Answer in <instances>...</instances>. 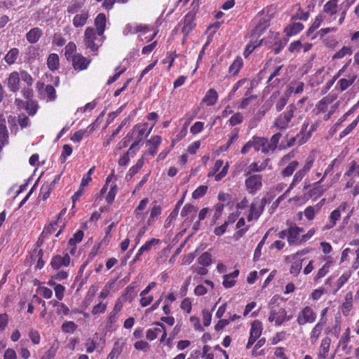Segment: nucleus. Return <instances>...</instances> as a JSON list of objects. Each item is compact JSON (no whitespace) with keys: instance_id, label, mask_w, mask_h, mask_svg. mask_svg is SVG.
Wrapping results in <instances>:
<instances>
[{"instance_id":"obj_1","label":"nucleus","mask_w":359,"mask_h":359,"mask_svg":"<svg viewBox=\"0 0 359 359\" xmlns=\"http://www.w3.org/2000/svg\"><path fill=\"white\" fill-rule=\"evenodd\" d=\"M296 110L297 107L294 104H289L286 109L274 119L271 128L279 131H285L292 128L295 124L294 114Z\"/></svg>"},{"instance_id":"obj_2","label":"nucleus","mask_w":359,"mask_h":359,"mask_svg":"<svg viewBox=\"0 0 359 359\" xmlns=\"http://www.w3.org/2000/svg\"><path fill=\"white\" fill-rule=\"evenodd\" d=\"M105 39V36H98L97 32L93 27H87L84 33V43L86 48L93 52L97 51L99 47Z\"/></svg>"},{"instance_id":"obj_3","label":"nucleus","mask_w":359,"mask_h":359,"mask_svg":"<svg viewBox=\"0 0 359 359\" xmlns=\"http://www.w3.org/2000/svg\"><path fill=\"white\" fill-rule=\"evenodd\" d=\"M148 123H139L135 125L130 133L134 139V142L130 145L129 151H137L139 149V145L142 142L143 138L146 137L147 128Z\"/></svg>"},{"instance_id":"obj_4","label":"nucleus","mask_w":359,"mask_h":359,"mask_svg":"<svg viewBox=\"0 0 359 359\" xmlns=\"http://www.w3.org/2000/svg\"><path fill=\"white\" fill-rule=\"evenodd\" d=\"M267 203L266 198L264 197L262 199L256 198L253 200L250 205V212L248 216V221L250 222L253 219H258L262 214L264 207Z\"/></svg>"},{"instance_id":"obj_5","label":"nucleus","mask_w":359,"mask_h":359,"mask_svg":"<svg viewBox=\"0 0 359 359\" xmlns=\"http://www.w3.org/2000/svg\"><path fill=\"white\" fill-rule=\"evenodd\" d=\"M317 315L310 306H306L299 312L297 317V323L299 326L307 323H313L316 321Z\"/></svg>"},{"instance_id":"obj_6","label":"nucleus","mask_w":359,"mask_h":359,"mask_svg":"<svg viewBox=\"0 0 359 359\" xmlns=\"http://www.w3.org/2000/svg\"><path fill=\"white\" fill-rule=\"evenodd\" d=\"M245 184L248 193L255 194L262 187V177L260 175H252L245 179Z\"/></svg>"},{"instance_id":"obj_7","label":"nucleus","mask_w":359,"mask_h":359,"mask_svg":"<svg viewBox=\"0 0 359 359\" xmlns=\"http://www.w3.org/2000/svg\"><path fill=\"white\" fill-rule=\"evenodd\" d=\"M304 231L303 228L296 225L291 226L288 228L287 242L290 245H297L302 243L300 235Z\"/></svg>"},{"instance_id":"obj_8","label":"nucleus","mask_w":359,"mask_h":359,"mask_svg":"<svg viewBox=\"0 0 359 359\" xmlns=\"http://www.w3.org/2000/svg\"><path fill=\"white\" fill-rule=\"evenodd\" d=\"M346 206H347V204L346 203H343L337 208H336L331 212V214L329 217L330 222H329V224H327L323 226V231L329 230V229L333 228L336 225L337 222L341 217V212L345 211Z\"/></svg>"},{"instance_id":"obj_9","label":"nucleus","mask_w":359,"mask_h":359,"mask_svg":"<svg viewBox=\"0 0 359 359\" xmlns=\"http://www.w3.org/2000/svg\"><path fill=\"white\" fill-rule=\"evenodd\" d=\"M70 261L71 258L67 253L64 255H57L52 257L50 264L53 269L58 270L68 266L70 264Z\"/></svg>"},{"instance_id":"obj_10","label":"nucleus","mask_w":359,"mask_h":359,"mask_svg":"<svg viewBox=\"0 0 359 359\" xmlns=\"http://www.w3.org/2000/svg\"><path fill=\"white\" fill-rule=\"evenodd\" d=\"M264 137L253 136L241 149V154H247L251 149H254L258 151L261 149L262 144H263Z\"/></svg>"},{"instance_id":"obj_11","label":"nucleus","mask_w":359,"mask_h":359,"mask_svg":"<svg viewBox=\"0 0 359 359\" xmlns=\"http://www.w3.org/2000/svg\"><path fill=\"white\" fill-rule=\"evenodd\" d=\"M338 12V0H329L323 6V13L330 16L329 22L336 19Z\"/></svg>"},{"instance_id":"obj_12","label":"nucleus","mask_w":359,"mask_h":359,"mask_svg":"<svg viewBox=\"0 0 359 359\" xmlns=\"http://www.w3.org/2000/svg\"><path fill=\"white\" fill-rule=\"evenodd\" d=\"M90 62V60L83 57L82 55L77 53L74 55L72 57V65L74 69L82 71L86 69Z\"/></svg>"},{"instance_id":"obj_13","label":"nucleus","mask_w":359,"mask_h":359,"mask_svg":"<svg viewBox=\"0 0 359 359\" xmlns=\"http://www.w3.org/2000/svg\"><path fill=\"white\" fill-rule=\"evenodd\" d=\"M15 102L18 103L19 107L21 106V104L23 105L29 116L35 115L39 109V104L37 102L34 100H28L26 102H23L22 100L16 99Z\"/></svg>"},{"instance_id":"obj_14","label":"nucleus","mask_w":359,"mask_h":359,"mask_svg":"<svg viewBox=\"0 0 359 359\" xmlns=\"http://www.w3.org/2000/svg\"><path fill=\"white\" fill-rule=\"evenodd\" d=\"M20 77L19 72H12L8 78L7 86L10 91L17 92L20 89Z\"/></svg>"},{"instance_id":"obj_15","label":"nucleus","mask_w":359,"mask_h":359,"mask_svg":"<svg viewBox=\"0 0 359 359\" xmlns=\"http://www.w3.org/2000/svg\"><path fill=\"white\" fill-rule=\"evenodd\" d=\"M284 308L273 309L270 311L269 321L274 322L276 326H280L283 323Z\"/></svg>"},{"instance_id":"obj_16","label":"nucleus","mask_w":359,"mask_h":359,"mask_svg":"<svg viewBox=\"0 0 359 359\" xmlns=\"http://www.w3.org/2000/svg\"><path fill=\"white\" fill-rule=\"evenodd\" d=\"M88 18V11L82 10L79 13H76L73 18V25L76 28L82 27L86 24Z\"/></svg>"},{"instance_id":"obj_17","label":"nucleus","mask_w":359,"mask_h":359,"mask_svg":"<svg viewBox=\"0 0 359 359\" xmlns=\"http://www.w3.org/2000/svg\"><path fill=\"white\" fill-rule=\"evenodd\" d=\"M326 323L325 320H319L315 326L313 327L311 333H310V341L312 344H314L317 342L318 338L320 337L323 329Z\"/></svg>"},{"instance_id":"obj_18","label":"nucleus","mask_w":359,"mask_h":359,"mask_svg":"<svg viewBox=\"0 0 359 359\" xmlns=\"http://www.w3.org/2000/svg\"><path fill=\"white\" fill-rule=\"evenodd\" d=\"M308 126L309 122L305 121L302 126L300 133L295 136V139L294 140H297V144L298 145L304 144L311 137V133H309L307 131Z\"/></svg>"},{"instance_id":"obj_19","label":"nucleus","mask_w":359,"mask_h":359,"mask_svg":"<svg viewBox=\"0 0 359 359\" xmlns=\"http://www.w3.org/2000/svg\"><path fill=\"white\" fill-rule=\"evenodd\" d=\"M106 15L104 13H99L95 19V31L98 36H102L106 29Z\"/></svg>"},{"instance_id":"obj_20","label":"nucleus","mask_w":359,"mask_h":359,"mask_svg":"<svg viewBox=\"0 0 359 359\" xmlns=\"http://www.w3.org/2000/svg\"><path fill=\"white\" fill-rule=\"evenodd\" d=\"M194 17L192 13H187L183 20L182 22V32L185 34L187 35L189 34L193 28L195 26V24L194 22Z\"/></svg>"},{"instance_id":"obj_21","label":"nucleus","mask_w":359,"mask_h":359,"mask_svg":"<svg viewBox=\"0 0 359 359\" xmlns=\"http://www.w3.org/2000/svg\"><path fill=\"white\" fill-rule=\"evenodd\" d=\"M239 270L236 269L232 273L226 274L223 276L222 285L225 288H231L233 287L236 283V279L239 275Z\"/></svg>"},{"instance_id":"obj_22","label":"nucleus","mask_w":359,"mask_h":359,"mask_svg":"<svg viewBox=\"0 0 359 359\" xmlns=\"http://www.w3.org/2000/svg\"><path fill=\"white\" fill-rule=\"evenodd\" d=\"M331 339L330 337H324L320 344L319 352L318 354V359H326L330 350Z\"/></svg>"},{"instance_id":"obj_23","label":"nucleus","mask_w":359,"mask_h":359,"mask_svg":"<svg viewBox=\"0 0 359 359\" xmlns=\"http://www.w3.org/2000/svg\"><path fill=\"white\" fill-rule=\"evenodd\" d=\"M218 100V94L217 91L213 89H209L204 97L202 100V102L204 103L206 106L210 107L214 105Z\"/></svg>"},{"instance_id":"obj_24","label":"nucleus","mask_w":359,"mask_h":359,"mask_svg":"<svg viewBox=\"0 0 359 359\" xmlns=\"http://www.w3.org/2000/svg\"><path fill=\"white\" fill-rule=\"evenodd\" d=\"M43 34V31L39 27L31 29L26 34V39L30 43H36Z\"/></svg>"},{"instance_id":"obj_25","label":"nucleus","mask_w":359,"mask_h":359,"mask_svg":"<svg viewBox=\"0 0 359 359\" xmlns=\"http://www.w3.org/2000/svg\"><path fill=\"white\" fill-rule=\"evenodd\" d=\"M162 141L161 137L155 135L151 137L147 142V144H151V147L148 150V154L151 156H155L158 151V147Z\"/></svg>"},{"instance_id":"obj_26","label":"nucleus","mask_w":359,"mask_h":359,"mask_svg":"<svg viewBox=\"0 0 359 359\" xmlns=\"http://www.w3.org/2000/svg\"><path fill=\"white\" fill-rule=\"evenodd\" d=\"M262 332V324L259 320H255L251 324L250 336L258 339Z\"/></svg>"},{"instance_id":"obj_27","label":"nucleus","mask_w":359,"mask_h":359,"mask_svg":"<svg viewBox=\"0 0 359 359\" xmlns=\"http://www.w3.org/2000/svg\"><path fill=\"white\" fill-rule=\"evenodd\" d=\"M19 55V50L17 48H11L5 55L4 60L8 65H13Z\"/></svg>"},{"instance_id":"obj_28","label":"nucleus","mask_w":359,"mask_h":359,"mask_svg":"<svg viewBox=\"0 0 359 359\" xmlns=\"http://www.w3.org/2000/svg\"><path fill=\"white\" fill-rule=\"evenodd\" d=\"M83 237V232L81 230H78L69 241V245L71 246H74L72 249L70 250V253L74 254L75 251V246L77 243H80Z\"/></svg>"},{"instance_id":"obj_29","label":"nucleus","mask_w":359,"mask_h":359,"mask_svg":"<svg viewBox=\"0 0 359 359\" xmlns=\"http://www.w3.org/2000/svg\"><path fill=\"white\" fill-rule=\"evenodd\" d=\"M148 203L149 199L147 198H144L140 201L139 205L135 210V217L137 219H140L144 217L145 213L143 212V210H144L147 208Z\"/></svg>"},{"instance_id":"obj_30","label":"nucleus","mask_w":359,"mask_h":359,"mask_svg":"<svg viewBox=\"0 0 359 359\" xmlns=\"http://www.w3.org/2000/svg\"><path fill=\"white\" fill-rule=\"evenodd\" d=\"M60 346V343L57 339H55L50 348L44 353L41 359H53L56 353Z\"/></svg>"},{"instance_id":"obj_31","label":"nucleus","mask_w":359,"mask_h":359,"mask_svg":"<svg viewBox=\"0 0 359 359\" xmlns=\"http://www.w3.org/2000/svg\"><path fill=\"white\" fill-rule=\"evenodd\" d=\"M243 65V59L241 57H237L229 67V73L233 75H236L239 72Z\"/></svg>"},{"instance_id":"obj_32","label":"nucleus","mask_w":359,"mask_h":359,"mask_svg":"<svg viewBox=\"0 0 359 359\" xmlns=\"http://www.w3.org/2000/svg\"><path fill=\"white\" fill-rule=\"evenodd\" d=\"M47 65L51 71L56 70L59 67V57L56 53L49 55L47 60Z\"/></svg>"},{"instance_id":"obj_33","label":"nucleus","mask_w":359,"mask_h":359,"mask_svg":"<svg viewBox=\"0 0 359 359\" xmlns=\"http://www.w3.org/2000/svg\"><path fill=\"white\" fill-rule=\"evenodd\" d=\"M161 210L162 209L161 205L156 204L153 205L150 210L149 217L147 221L148 225L151 224L154 222L156 217L161 214Z\"/></svg>"},{"instance_id":"obj_34","label":"nucleus","mask_w":359,"mask_h":359,"mask_svg":"<svg viewBox=\"0 0 359 359\" xmlns=\"http://www.w3.org/2000/svg\"><path fill=\"white\" fill-rule=\"evenodd\" d=\"M323 179H320L318 182H315L313 187L310 190V194L313 196H320L325 191V189L320 185L323 182Z\"/></svg>"},{"instance_id":"obj_35","label":"nucleus","mask_w":359,"mask_h":359,"mask_svg":"<svg viewBox=\"0 0 359 359\" xmlns=\"http://www.w3.org/2000/svg\"><path fill=\"white\" fill-rule=\"evenodd\" d=\"M262 40H255L254 41H251L250 43H248L243 53V55L245 57H248L253 50L258 46L261 45Z\"/></svg>"},{"instance_id":"obj_36","label":"nucleus","mask_w":359,"mask_h":359,"mask_svg":"<svg viewBox=\"0 0 359 359\" xmlns=\"http://www.w3.org/2000/svg\"><path fill=\"white\" fill-rule=\"evenodd\" d=\"M356 79V76H352L350 79H341L338 83L337 85L339 86L340 90L341 91H344L346 90L350 86H351L355 80Z\"/></svg>"},{"instance_id":"obj_37","label":"nucleus","mask_w":359,"mask_h":359,"mask_svg":"<svg viewBox=\"0 0 359 359\" xmlns=\"http://www.w3.org/2000/svg\"><path fill=\"white\" fill-rule=\"evenodd\" d=\"M269 162V159L264 160L261 164L254 162L250 165L249 168L252 172H261L266 168Z\"/></svg>"},{"instance_id":"obj_38","label":"nucleus","mask_w":359,"mask_h":359,"mask_svg":"<svg viewBox=\"0 0 359 359\" xmlns=\"http://www.w3.org/2000/svg\"><path fill=\"white\" fill-rule=\"evenodd\" d=\"M199 264L208 266L212 264V255L208 252H203L198 259Z\"/></svg>"},{"instance_id":"obj_39","label":"nucleus","mask_w":359,"mask_h":359,"mask_svg":"<svg viewBox=\"0 0 359 359\" xmlns=\"http://www.w3.org/2000/svg\"><path fill=\"white\" fill-rule=\"evenodd\" d=\"M320 210V206H308L304 210V215L309 220H313L316 214Z\"/></svg>"},{"instance_id":"obj_40","label":"nucleus","mask_w":359,"mask_h":359,"mask_svg":"<svg viewBox=\"0 0 359 359\" xmlns=\"http://www.w3.org/2000/svg\"><path fill=\"white\" fill-rule=\"evenodd\" d=\"M274 36V39L276 41L274 42L273 49L275 51V53H278L285 46L286 41L281 40L278 36L279 34L278 33L273 34Z\"/></svg>"},{"instance_id":"obj_41","label":"nucleus","mask_w":359,"mask_h":359,"mask_svg":"<svg viewBox=\"0 0 359 359\" xmlns=\"http://www.w3.org/2000/svg\"><path fill=\"white\" fill-rule=\"evenodd\" d=\"M305 175H306V174L304 172H302L301 170L297 171L295 173L289 188L286 190V193H289L291 189H292L294 188V187H295L304 178V177Z\"/></svg>"},{"instance_id":"obj_42","label":"nucleus","mask_w":359,"mask_h":359,"mask_svg":"<svg viewBox=\"0 0 359 359\" xmlns=\"http://www.w3.org/2000/svg\"><path fill=\"white\" fill-rule=\"evenodd\" d=\"M58 226L57 221H54L50 222L49 224L46 225L41 233V236L43 237H46L48 235L53 233Z\"/></svg>"},{"instance_id":"obj_43","label":"nucleus","mask_w":359,"mask_h":359,"mask_svg":"<svg viewBox=\"0 0 359 359\" xmlns=\"http://www.w3.org/2000/svg\"><path fill=\"white\" fill-rule=\"evenodd\" d=\"M158 240L152 238L150 241H147L142 246L140 247L137 252V255H142L144 252H148L151 250V246L154 244L158 243Z\"/></svg>"},{"instance_id":"obj_44","label":"nucleus","mask_w":359,"mask_h":359,"mask_svg":"<svg viewBox=\"0 0 359 359\" xmlns=\"http://www.w3.org/2000/svg\"><path fill=\"white\" fill-rule=\"evenodd\" d=\"M304 29V25L301 22H294L286 29L288 35H294L301 32Z\"/></svg>"},{"instance_id":"obj_45","label":"nucleus","mask_w":359,"mask_h":359,"mask_svg":"<svg viewBox=\"0 0 359 359\" xmlns=\"http://www.w3.org/2000/svg\"><path fill=\"white\" fill-rule=\"evenodd\" d=\"M298 162L296 161H292L289 163V165L282 171V175L284 177H290L291 176L294 171L296 170L298 166Z\"/></svg>"},{"instance_id":"obj_46","label":"nucleus","mask_w":359,"mask_h":359,"mask_svg":"<svg viewBox=\"0 0 359 359\" xmlns=\"http://www.w3.org/2000/svg\"><path fill=\"white\" fill-rule=\"evenodd\" d=\"M323 18L321 15H318L316 17L313 24L309 28L307 31V35L310 36L312 32L317 29L322 24Z\"/></svg>"},{"instance_id":"obj_47","label":"nucleus","mask_w":359,"mask_h":359,"mask_svg":"<svg viewBox=\"0 0 359 359\" xmlns=\"http://www.w3.org/2000/svg\"><path fill=\"white\" fill-rule=\"evenodd\" d=\"M28 336L33 344L37 345L40 343L41 336L38 330L33 328L30 329L28 332Z\"/></svg>"},{"instance_id":"obj_48","label":"nucleus","mask_w":359,"mask_h":359,"mask_svg":"<svg viewBox=\"0 0 359 359\" xmlns=\"http://www.w3.org/2000/svg\"><path fill=\"white\" fill-rule=\"evenodd\" d=\"M76 328L77 325L73 321H66L61 327L62 331L65 333H73Z\"/></svg>"},{"instance_id":"obj_49","label":"nucleus","mask_w":359,"mask_h":359,"mask_svg":"<svg viewBox=\"0 0 359 359\" xmlns=\"http://www.w3.org/2000/svg\"><path fill=\"white\" fill-rule=\"evenodd\" d=\"M44 93L47 97V101H54L56 99V91L53 86L47 85Z\"/></svg>"},{"instance_id":"obj_50","label":"nucleus","mask_w":359,"mask_h":359,"mask_svg":"<svg viewBox=\"0 0 359 359\" xmlns=\"http://www.w3.org/2000/svg\"><path fill=\"white\" fill-rule=\"evenodd\" d=\"M302 261L303 260H296L292 263L290 270L291 274L297 276L299 273L302 268Z\"/></svg>"},{"instance_id":"obj_51","label":"nucleus","mask_w":359,"mask_h":359,"mask_svg":"<svg viewBox=\"0 0 359 359\" xmlns=\"http://www.w3.org/2000/svg\"><path fill=\"white\" fill-rule=\"evenodd\" d=\"M133 140V137L130 135V133H128V135L120 142L117 144L115 150L116 151L121 150L123 148H126L128 147L129 142Z\"/></svg>"},{"instance_id":"obj_52","label":"nucleus","mask_w":359,"mask_h":359,"mask_svg":"<svg viewBox=\"0 0 359 359\" xmlns=\"http://www.w3.org/2000/svg\"><path fill=\"white\" fill-rule=\"evenodd\" d=\"M330 266V262H327L318 271L316 276L314 278L315 281H317L318 279L324 277L329 271V269Z\"/></svg>"},{"instance_id":"obj_53","label":"nucleus","mask_w":359,"mask_h":359,"mask_svg":"<svg viewBox=\"0 0 359 359\" xmlns=\"http://www.w3.org/2000/svg\"><path fill=\"white\" fill-rule=\"evenodd\" d=\"M208 191V187L205 185H201L198 187L192 193V197L194 199H198L203 197Z\"/></svg>"},{"instance_id":"obj_54","label":"nucleus","mask_w":359,"mask_h":359,"mask_svg":"<svg viewBox=\"0 0 359 359\" xmlns=\"http://www.w3.org/2000/svg\"><path fill=\"white\" fill-rule=\"evenodd\" d=\"M352 53V50L349 47L344 46L341 50L337 52L334 56V59H340L346 55H350Z\"/></svg>"},{"instance_id":"obj_55","label":"nucleus","mask_w":359,"mask_h":359,"mask_svg":"<svg viewBox=\"0 0 359 359\" xmlns=\"http://www.w3.org/2000/svg\"><path fill=\"white\" fill-rule=\"evenodd\" d=\"M243 116L241 113L237 112L234 114L229 120V125L231 126H235L243 122Z\"/></svg>"},{"instance_id":"obj_56","label":"nucleus","mask_w":359,"mask_h":359,"mask_svg":"<svg viewBox=\"0 0 359 359\" xmlns=\"http://www.w3.org/2000/svg\"><path fill=\"white\" fill-rule=\"evenodd\" d=\"M0 142L8 143V132L6 124H0Z\"/></svg>"},{"instance_id":"obj_57","label":"nucleus","mask_w":359,"mask_h":359,"mask_svg":"<svg viewBox=\"0 0 359 359\" xmlns=\"http://www.w3.org/2000/svg\"><path fill=\"white\" fill-rule=\"evenodd\" d=\"M350 274L348 273H343L337 281V288L334 291L336 293L349 279Z\"/></svg>"},{"instance_id":"obj_58","label":"nucleus","mask_w":359,"mask_h":359,"mask_svg":"<svg viewBox=\"0 0 359 359\" xmlns=\"http://www.w3.org/2000/svg\"><path fill=\"white\" fill-rule=\"evenodd\" d=\"M117 185L116 184H112L110 187V189L107 194V196H106V201L108 203H111L117 193Z\"/></svg>"},{"instance_id":"obj_59","label":"nucleus","mask_w":359,"mask_h":359,"mask_svg":"<svg viewBox=\"0 0 359 359\" xmlns=\"http://www.w3.org/2000/svg\"><path fill=\"white\" fill-rule=\"evenodd\" d=\"M180 308L187 313H190L192 308L191 299L190 298H184L181 302Z\"/></svg>"},{"instance_id":"obj_60","label":"nucleus","mask_w":359,"mask_h":359,"mask_svg":"<svg viewBox=\"0 0 359 359\" xmlns=\"http://www.w3.org/2000/svg\"><path fill=\"white\" fill-rule=\"evenodd\" d=\"M304 84L302 81L295 82L292 83L290 86V90L295 94H299L304 90Z\"/></svg>"},{"instance_id":"obj_61","label":"nucleus","mask_w":359,"mask_h":359,"mask_svg":"<svg viewBox=\"0 0 359 359\" xmlns=\"http://www.w3.org/2000/svg\"><path fill=\"white\" fill-rule=\"evenodd\" d=\"M50 192V188L48 185L43 184L40 189L39 198L46 201L49 197Z\"/></svg>"},{"instance_id":"obj_62","label":"nucleus","mask_w":359,"mask_h":359,"mask_svg":"<svg viewBox=\"0 0 359 359\" xmlns=\"http://www.w3.org/2000/svg\"><path fill=\"white\" fill-rule=\"evenodd\" d=\"M150 31L149 27L144 25H135V33L138 34V37L140 40H143L142 35L147 34Z\"/></svg>"},{"instance_id":"obj_63","label":"nucleus","mask_w":359,"mask_h":359,"mask_svg":"<svg viewBox=\"0 0 359 359\" xmlns=\"http://www.w3.org/2000/svg\"><path fill=\"white\" fill-rule=\"evenodd\" d=\"M55 295L58 301H61L64 298V293L65 291V287L61 285L57 284L54 287Z\"/></svg>"},{"instance_id":"obj_64","label":"nucleus","mask_w":359,"mask_h":359,"mask_svg":"<svg viewBox=\"0 0 359 359\" xmlns=\"http://www.w3.org/2000/svg\"><path fill=\"white\" fill-rule=\"evenodd\" d=\"M18 121L21 128H27L30 125V120L25 114L18 115Z\"/></svg>"}]
</instances>
